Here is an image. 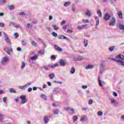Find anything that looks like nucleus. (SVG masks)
Returning a JSON list of instances; mask_svg holds the SVG:
<instances>
[{
    "instance_id": "f257e3e1",
    "label": "nucleus",
    "mask_w": 124,
    "mask_h": 124,
    "mask_svg": "<svg viewBox=\"0 0 124 124\" xmlns=\"http://www.w3.org/2000/svg\"><path fill=\"white\" fill-rule=\"evenodd\" d=\"M20 99H21V104H25L27 101H28V99H27V96L26 95H21L20 96Z\"/></svg>"
},
{
    "instance_id": "f03ea898",
    "label": "nucleus",
    "mask_w": 124,
    "mask_h": 124,
    "mask_svg": "<svg viewBox=\"0 0 124 124\" xmlns=\"http://www.w3.org/2000/svg\"><path fill=\"white\" fill-rule=\"evenodd\" d=\"M117 21V18L113 17L111 21L109 23V26H114V24H116V21Z\"/></svg>"
},
{
    "instance_id": "7ed1b4c3",
    "label": "nucleus",
    "mask_w": 124,
    "mask_h": 124,
    "mask_svg": "<svg viewBox=\"0 0 124 124\" xmlns=\"http://www.w3.org/2000/svg\"><path fill=\"white\" fill-rule=\"evenodd\" d=\"M112 61H114V62H120V64H121V65H123V66H124V62L121 60H117V59H112Z\"/></svg>"
},
{
    "instance_id": "20e7f679",
    "label": "nucleus",
    "mask_w": 124,
    "mask_h": 124,
    "mask_svg": "<svg viewBox=\"0 0 124 124\" xmlns=\"http://www.w3.org/2000/svg\"><path fill=\"white\" fill-rule=\"evenodd\" d=\"M59 39H66V40H69V38L63 36L62 35H59L58 36Z\"/></svg>"
},
{
    "instance_id": "39448f33",
    "label": "nucleus",
    "mask_w": 124,
    "mask_h": 124,
    "mask_svg": "<svg viewBox=\"0 0 124 124\" xmlns=\"http://www.w3.org/2000/svg\"><path fill=\"white\" fill-rule=\"evenodd\" d=\"M110 18H111V16H109V14L106 13L104 16V19L105 21H108L110 20Z\"/></svg>"
},
{
    "instance_id": "423d86ee",
    "label": "nucleus",
    "mask_w": 124,
    "mask_h": 124,
    "mask_svg": "<svg viewBox=\"0 0 124 124\" xmlns=\"http://www.w3.org/2000/svg\"><path fill=\"white\" fill-rule=\"evenodd\" d=\"M64 109L66 110V111H69V110L70 111H72L73 114H74V113H75V111H74V108H72L70 107H68L67 108H64Z\"/></svg>"
},
{
    "instance_id": "0eeeda50",
    "label": "nucleus",
    "mask_w": 124,
    "mask_h": 124,
    "mask_svg": "<svg viewBox=\"0 0 124 124\" xmlns=\"http://www.w3.org/2000/svg\"><path fill=\"white\" fill-rule=\"evenodd\" d=\"M116 59H120V60H122V61H124V55L123 54H119L116 57Z\"/></svg>"
},
{
    "instance_id": "6e6552de",
    "label": "nucleus",
    "mask_w": 124,
    "mask_h": 124,
    "mask_svg": "<svg viewBox=\"0 0 124 124\" xmlns=\"http://www.w3.org/2000/svg\"><path fill=\"white\" fill-rule=\"evenodd\" d=\"M60 64L62 66H64V65H65V64H66L65 61L63 60H60Z\"/></svg>"
},
{
    "instance_id": "1a4fd4ad",
    "label": "nucleus",
    "mask_w": 124,
    "mask_h": 124,
    "mask_svg": "<svg viewBox=\"0 0 124 124\" xmlns=\"http://www.w3.org/2000/svg\"><path fill=\"white\" fill-rule=\"evenodd\" d=\"M49 121H50V119H49V117L45 116L44 118V121L46 124H47V123H48Z\"/></svg>"
},
{
    "instance_id": "9d476101",
    "label": "nucleus",
    "mask_w": 124,
    "mask_h": 124,
    "mask_svg": "<svg viewBox=\"0 0 124 124\" xmlns=\"http://www.w3.org/2000/svg\"><path fill=\"white\" fill-rule=\"evenodd\" d=\"M9 59L8 58V57H4L3 58V60H2V62H1V63L2 64H3V63H4V62H9Z\"/></svg>"
},
{
    "instance_id": "9b49d317",
    "label": "nucleus",
    "mask_w": 124,
    "mask_h": 124,
    "mask_svg": "<svg viewBox=\"0 0 124 124\" xmlns=\"http://www.w3.org/2000/svg\"><path fill=\"white\" fill-rule=\"evenodd\" d=\"M55 47L56 50H57V51H59V52H62V48L60 47V46L57 45L55 46Z\"/></svg>"
},
{
    "instance_id": "f8f14e48",
    "label": "nucleus",
    "mask_w": 124,
    "mask_h": 124,
    "mask_svg": "<svg viewBox=\"0 0 124 124\" xmlns=\"http://www.w3.org/2000/svg\"><path fill=\"white\" fill-rule=\"evenodd\" d=\"M86 26H88V25H87V24L82 25L81 26H78L77 27V29H78V30H83V28H85V27H86Z\"/></svg>"
},
{
    "instance_id": "ddd939ff",
    "label": "nucleus",
    "mask_w": 124,
    "mask_h": 124,
    "mask_svg": "<svg viewBox=\"0 0 124 124\" xmlns=\"http://www.w3.org/2000/svg\"><path fill=\"white\" fill-rule=\"evenodd\" d=\"M87 119L86 116H83L80 118V122H85V121H87Z\"/></svg>"
},
{
    "instance_id": "4468645a",
    "label": "nucleus",
    "mask_w": 124,
    "mask_h": 124,
    "mask_svg": "<svg viewBox=\"0 0 124 124\" xmlns=\"http://www.w3.org/2000/svg\"><path fill=\"white\" fill-rule=\"evenodd\" d=\"M93 67H94L93 65L89 64V65L86 66L85 67V68H86V69H90L93 68Z\"/></svg>"
},
{
    "instance_id": "2eb2a0df",
    "label": "nucleus",
    "mask_w": 124,
    "mask_h": 124,
    "mask_svg": "<svg viewBox=\"0 0 124 124\" xmlns=\"http://www.w3.org/2000/svg\"><path fill=\"white\" fill-rule=\"evenodd\" d=\"M117 14H118V16H119V18H120V19L123 18V13H122V12L118 11Z\"/></svg>"
},
{
    "instance_id": "dca6fc26",
    "label": "nucleus",
    "mask_w": 124,
    "mask_h": 124,
    "mask_svg": "<svg viewBox=\"0 0 124 124\" xmlns=\"http://www.w3.org/2000/svg\"><path fill=\"white\" fill-rule=\"evenodd\" d=\"M5 40L6 42L8 43V44H10V45H11V42H10V40L8 39V37H6L5 38Z\"/></svg>"
},
{
    "instance_id": "f3484780",
    "label": "nucleus",
    "mask_w": 124,
    "mask_h": 124,
    "mask_svg": "<svg viewBox=\"0 0 124 124\" xmlns=\"http://www.w3.org/2000/svg\"><path fill=\"white\" fill-rule=\"evenodd\" d=\"M58 65H59V64H58V63H56V64L52 65H48V66L49 67H51V68H55V67H56V66H58Z\"/></svg>"
},
{
    "instance_id": "a211bd4d",
    "label": "nucleus",
    "mask_w": 124,
    "mask_h": 124,
    "mask_svg": "<svg viewBox=\"0 0 124 124\" xmlns=\"http://www.w3.org/2000/svg\"><path fill=\"white\" fill-rule=\"evenodd\" d=\"M5 51L8 54V55H10V48L7 47L6 48H5Z\"/></svg>"
},
{
    "instance_id": "6ab92c4d",
    "label": "nucleus",
    "mask_w": 124,
    "mask_h": 124,
    "mask_svg": "<svg viewBox=\"0 0 124 124\" xmlns=\"http://www.w3.org/2000/svg\"><path fill=\"white\" fill-rule=\"evenodd\" d=\"M8 8L9 10H14V6L13 5H11L8 6Z\"/></svg>"
},
{
    "instance_id": "aec40b11",
    "label": "nucleus",
    "mask_w": 124,
    "mask_h": 124,
    "mask_svg": "<svg viewBox=\"0 0 124 124\" xmlns=\"http://www.w3.org/2000/svg\"><path fill=\"white\" fill-rule=\"evenodd\" d=\"M110 102L111 103H115V104H118V102L115 100V99L112 98L110 99Z\"/></svg>"
},
{
    "instance_id": "412c9836",
    "label": "nucleus",
    "mask_w": 124,
    "mask_h": 124,
    "mask_svg": "<svg viewBox=\"0 0 124 124\" xmlns=\"http://www.w3.org/2000/svg\"><path fill=\"white\" fill-rule=\"evenodd\" d=\"M49 77L50 79H54V78H55V74L54 73L50 74Z\"/></svg>"
},
{
    "instance_id": "4be33fe9",
    "label": "nucleus",
    "mask_w": 124,
    "mask_h": 124,
    "mask_svg": "<svg viewBox=\"0 0 124 124\" xmlns=\"http://www.w3.org/2000/svg\"><path fill=\"white\" fill-rule=\"evenodd\" d=\"M83 43L85 45V47H88V40H87L84 39Z\"/></svg>"
},
{
    "instance_id": "5701e85b",
    "label": "nucleus",
    "mask_w": 124,
    "mask_h": 124,
    "mask_svg": "<svg viewBox=\"0 0 124 124\" xmlns=\"http://www.w3.org/2000/svg\"><path fill=\"white\" fill-rule=\"evenodd\" d=\"M52 27L54 29V30H55V31H58V30H59V27L58 26H57V25H53Z\"/></svg>"
},
{
    "instance_id": "b1692460",
    "label": "nucleus",
    "mask_w": 124,
    "mask_h": 124,
    "mask_svg": "<svg viewBox=\"0 0 124 124\" xmlns=\"http://www.w3.org/2000/svg\"><path fill=\"white\" fill-rule=\"evenodd\" d=\"M71 73L72 74H74L75 73V68L74 67H72L71 69Z\"/></svg>"
},
{
    "instance_id": "393cba45",
    "label": "nucleus",
    "mask_w": 124,
    "mask_h": 124,
    "mask_svg": "<svg viewBox=\"0 0 124 124\" xmlns=\"http://www.w3.org/2000/svg\"><path fill=\"white\" fill-rule=\"evenodd\" d=\"M73 120L74 122H76V121H77V120H78V117L77 115L74 116L73 117Z\"/></svg>"
},
{
    "instance_id": "a878e982",
    "label": "nucleus",
    "mask_w": 124,
    "mask_h": 124,
    "mask_svg": "<svg viewBox=\"0 0 124 124\" xmlns=\"http://www.w3.org/2000/svg\"><path fill=\"white\" fill-rule=\"evenodd\" d=\"M9 92H10V93H16V91L15 90H14V89L13 88H10L9 89Z\"/></svg>"
},
{
    "instance_id": "bb28decb",
    "label": "nucleus",
    "mask_w": 124,
    "mask_h": 124,
    "mask_svg": "<svg viewBox=\"0 0 124 124\" xmlns=\"http://www.w3.org/2000/svg\"><path fill=\"white\" fill-rule=\"evenodd\" d=\"M37 55H34V56L31 58V59L32 60V61L35 60L36 59H37Z\"/></svg>"
},
{
    "instance_id": "cd10ccee",
    "label": "nucleus",
    "mask_w": 124,
    "mask_h": 124,
    "mask_svg": "<svg viewBox=\"0 0 124 124\" xmlns=\"http://www.w3.org/2000/svg\"><path fill=\"white\" fill-rule=\"evenodd\" d=\"M99 85L100 86V87H102V81H101V78H100V77H99Z\"/></svg>"
},
{
    "instance_id": "c85d7f7f",
    "label": "nucleus",
    "mask_w": 124,
    "mask_h": 124,
    "mask_svg": "<svg viewBox=\"0 0 124 124\" xmlns=\"http://www.w3.org/2000/svg\"><path fill=\"white\" fill-rule=\"evenodd\" d=\"M41 97L42 98H43L44 99H45V100H46V99H47V97L46 96V95H45V94H42V95H41Z\"/></svg>"
},
{
    "instance_id": "c756f323",
    "label": "nucleus",
    "mask_w": 124,
    "mask_h": 124,
    "mask_svg": "<svg viewBox=\"0 0 124 124\" xmlns=\"http://www.w3.org/2000/svg\"><path fill=\"white\" fill-rule=\"evenodd\" d=\"M119 28L120 30H124V25L123 24H120Z\"/></svg>"
},
{
    "instance_id": "7c9ffc66",
    "label": "nucleus",
    "mask_w": 124,
    "mask_h": 124,
    "mask_svg": "<svg viewBox=\"0 0 124 124\" xmlns=\"http://www.w3.org/2000/svg\"><path fill=\"white\" fill-rule=\"evenodd\" d=\"M97 14L99 15V16H100V17H102V13H101V11H97Z\"/></svg>"
},
{
    "instance_id": "2f4dec72",
    "label": "nucleus",
    "mask_w": 124,
    "mask_h": 124,
    "mask_svg": "<svg viewBox=\"0 0 124 124\" xmlns=\"http://www.w3.org/2000/svg\"><path fill=\"white\" fill-rule=\"evenodd\" d=\"M71 2L70 1L68 2H65L64 6L66 7V6H68V5H69L70 4Z\"/></svg>"
},
{
    "instance_id": "473e14b6",
    "label": "nucleus",
    "mask_w": 124,
    "mask_h": 124,
    "mask_svg": "<svg viewBox=\"0 0 124 124\" xmlns=\"http://www.w3.org/2000/svg\"><path fill=\"white\" fill-rule=\"evenodd\" d=\"M109 50L110 52H113L115 50V47L112 46L109 48Z\"/></svg>"
},
{
    "instance_id": "72a5a7b5",
    "label": "nucleus",
    "mask_w": 124,
    "mask_h": 124,
    "mask_svg": "<svg viewBox=\"0 0 124 124\" xmlns=\"http://www.w3.org/2000/svg\"><path fill=\"white\" fill-rule=\"evenodd\" d=\"M19 15L20 16H26V13L25 12H21V13H19Z\"/></svg>"
},
{
    "instance_id": "f704fd0d",
    "label": "nucleus",
    "mask_w": 124,
    "mask_h": 124,
    "mask_svg": "<svg viewBox=\"0 0 124 124\" xmlns=\"http://www.w3.org/2000/svg\"><path fill=\"white\" fill-rule=\"evenodd\" d=\"M21 43L23 46H26L27 45V43H26V41H25V40H22Z\"/></svg>"
},
{
    "instance_id": "c9c22d12",
    "label": "nucleus",
    "mask_w": 124,
    "mask_h": 124,
    "mask_svg": "<svg viewBox=\"0 0 124 124\" xmlns=\"http://www.w3.org/2000/svg\"><path fill=\"white\" fill-rule=\"evenodd\" d=\"M14 36H15V38H17L19 36V34H18L17 32H16L14 33Z\"/></svg>"
},
{
    "instance_id": "e433bc0d",
    "label": "nucleus",
    "mask_w": 124,
    "mask_h": 124,
    "mask_svg": "<svg viewBox=\"0 0 124 124\" xmlns=\"http://www.w3.org/2000/svg\"><path fill=\"white\" fill-rule=\"evenodd\" d=\"M52 34L54 37H57V36H58V34L55 32H52Z\"/></svg>"
},
{
    "instance_id": "4c0bfd02",
    "label": "nucleus",
    "mask_w": 124,
    "mask_h": 124,
    "mask_svg": "<svg viewBox=\"0 0 124 124\" xmlns=\"http://www.w3.org/2000/svg\"><path fill=\"white\" fill-rule=\"evenodd\" d=\"M3 120V115L0 113V121L1 122H2Z\"/></svg>"
},
{
    "instance_id": "58836bf2",
    "label": "nucleus",
    "mask_w": 124,
    "mask_h": 124,
    "mask_svg": "<svg viewBox=\"0 0 124 124\" xmlns=\"http://www.w3.org/2000/svg\"><path fill=\"white\" fill-rule=\"evenodd\" d=\"M86 15L87 16H91V12H90V11L87 10L86 11Z\"/></svg>"
},
{
    "instance_id": "ea45409f",
    "label": "nucleus",
    "mask_w": 124,
    "mask_h": 124,
    "mask_svg": "<svg viewBox=\"0 0 124 124\" xmlns=\"http://www.w3.org/2000/svg\"><path fill=\"white\" fill-rule=\"evenodd\" d=\"M103 115V112L101 111L98 112V116H102Z\"/></svg>"
},
{
    "instance_id": "a19ab883",
    "label": "nucleus",
    "mask_w": 124,
    "mask_h": 124,
    "mask_svg": "<svg viewBox=\"0 0 124 124\" xmlns=\"http://www.w3.org/2000/svg\"><path fill=\"white\" fill-rule=\"evenodd\" d=\"M25 65H26V64L25 63V62H22V65H21V69H23L24 68V67H25Z\"/></svg>"
},
{
    "instance_id": "79ce46f5",
    "label": "nucleus",
    "mask_w": 124,
    "mask_h": 124,
    "mask_svg": "<svg viewBox=\"0 0 124 124\" xmlns=\"http://www.w3.org/2000/svg\"><path fill=\"white\" fill-rule=\"evenodd\" d=\"M67 32L68 33H71L73 32V31H72V30L68 29L67 31Z\"/></svg>"
},
{
    "instance_id": "37998d69",
    "label": "nucleus",
    "mask_w": 124,
    "mask_h": 124,
    "mask_svg": "<svg viewBox=\"0 0 124 124\" xmlns=\"http://www.w3.org/2000/svg\"><path fill=\"white\" fill-rule=\"evenodd\" d=\"M38 54H40L41 55H42L43 54H44V52L43 51V50H41L39 51L38 52Z\"/></svg>"
},
{
    "instance_id": "c03bdc74",
    "label": "nucleus",
    "mask_w": 124,
    "mask_h": 124,
    "mask_svg": "<svg viewBox=\"0 0 124 124\" xmlns=\"http://www.w3.org/2000/svg\"><path fill=\"white\" fill-rule=\"evenodd\" d=\"M31 44L33 46H35L36 47V45H37V44H36V42H34V41H32L31 42Z\"/></svg>"
},
{
    "instance_id": "a18cd8bd",
    "label": "nucleus",
    "mask_w": 124,
    "mask_h": 124,
    "mask_svg": "<svg viewBox=\"0 0 124 124\" xmlns=\"http://www.w3.org/2000/svg\"><path fill=\"white\" fill-rule=\"evenodd\" d=\"M54 114H55V115H57V114H59V110L56 109V110H54Z\"/></svg>"
},
{
    "instance_id": "49530a36",
    "label": "nucleus",
    "mask_w": 124,
    "mask_h": 124,
    "mask_svg": "<svg viewBox=\"0 0 124 124\" xmlns=\"http://www.w3.org/2000/svg\"><path fill=\"white\" fill-rule=\"evenodd\" d=\"M28 28H32V25L31 24V23L27 24Z\"/></svg>"
},
{
    "instance_id": "de8ad7c7",
    "label": "nucleus",
    "mask_w": 124,
    "mask_h": 124,
    "mask_svg": "<svg viewBox=\"0 0 124 124\" xmlns=\"http://www.w3.org/2000/svg\"><path fill=\"white\" fill-rule=\"evenodd\" d=\"M0 27L1 28H3V27H4V24L3 23L0 22Z\"/></svg>"
},
{
    "instance_id": "09e8293b",
    "label": "nucleus",
    "mask_w": 124,
    "mask_h": 124,
    "mask_svg": "<svg viewBox=\"0 0 124 124\" xmlns=\"http://www.w3.org/2000/svg\"><path fill=\"white\" fill-rule=\"evenodd\" d=\"M51 60H56V56L55 55H52L51 56Z\"/></svg>"
},
{
    "instance_id": "8fccbe9b",
    "label": "nucleus",
    "mask_w": 124,
    "mask_h": 124,
    "mask_svg": "<svg viewBox=\"0 0 124 124\" xmlns=\"http://www.w3.org/2000/svg\"><path fill=\"white\" fill-rule=\"evenodd\" d=\"M96 27H97V26H98V25H99V19L98 20H96Z\"/></svg>"
},
{
    "instance_id": "3c124183",
    "label": "nucleus",
    "mask_w": 124,
    "mask_h": 124,
    "mask_svg": "<svg viewBox=\"0 0 124 124\" xmlns=\"http://www.w3.org/2000/svg\"><path fill=\"white\" fill-rule=\"evenodd\" d=\"M3 102H4L5 103H6V97H4L2 98Z\"/></svg>"
},
{
    "instance_id": "603ef678",
    "label": "nucleus",
    "mask_w": 124,
    "mask_h": 124,
    "mask_svg": "<svg viewBox=\"0 0 124 124\" xmlns=\"http://www.w3.org/2000/svg\"><path fill=\"white\" fill-rule=\"evenodd\" d=\"M31 91H32V88H31V87L28 88V93H31Z\"/></svg>"
},
{
    "instance_id": "864d4df0",
    "label": "nucleus",
    "mask_w": 124,
    "mask_h": 124,
    "mask_svg": "<svg viewBox=\"0 0 124 124\" xmlns=\"http://www.w3.org/2000/svg\"><path fill=\"white\" fill-rule=\"evenodd\" d=\"M82 89L85 90V89H87V88H88V86H87V85H83L82 86Z\"/></svg>"
},
{
    "instance_id": "5fc2aeb1",
    "label": "nucleus",
    "mask_w": 124,
    "mask_h": 124,
    "mask_svg": "<svg viewBox=\"0 0 124 124\" xmlns=\"http://www.w3.org/2000/svg\"><path fill=\"white\" fill-rule=\"evenodd\" d=\"M82 22H83L84 23H89V20L83 19Z\"/></svg>"
},
{
    "instance_id": "6e6d98bb",
    "label": "nucleus",
    "mask_w": 124,
    "mask_h": 124,
    "mask_svg": "<svg viewBox=\"0 0 124 124\" xmlns=\"http://www.w3.org/2000/svg\"><path fill=\"white\" fill-rule=\"evenodd\" d=\"M113 94L114 96H118V94L115 92H113Z\"/></svg>"
},
{
    "instance_id": "4d7b16f0",
    "label": "nucleus",
    "mask_w": 124,
    "mask_h": 124,
    "mask_svg": "<svg viewBox=\"0 0 124 124\" xmlns=\"http://www.w3.org/2000/svg\"><path fill=\"white\" fill-rule=\"evenodd\" d=\"M66 23V21L65 20L62 21L61 23V25H64Z\"/></svg>"
},
{
    "instance_id": "13d9d810",
    "label": "nucleus",
    "mask_w": 124,
    "mask_h": 124,
    "mask_svg": "<svg viewBox=\"0 0 124 124\" xmlns=\"http://www.w3.org/2000/svg\"><path fill=\"white\" fill-rule=\"evenodd\" d=\"M44 68L46 69V70H48L49 68H48L47 66H43Z\"/></svg>"
},
{
    "instance_id": "bf43d9fd",
    "label": "nucleus",
    "mask_w": 124,
    "mask_h": 124,
    "mask_svg": "<svg viewBox=\"0 0 124 124\" xmlns=\"http://www.w3.org/2000/svg\"><path fill=\"white\" fill-rule=\"evenodd\" d=\"M93 103V100H89V104H92Z\"/></svg>"
},
{
    "instance_id": "052dcab7",
    "label": "nucleus",
    "mask_w": 124,
    "mask_h": 124,
    "mask_svg": "<svg viewBox=\"0 0 124 124\" xmlns=\"http://www.w3.org/2000/svg\"><path fill=\"white\" fill-rule=\"evenodd\" d=\"M66 28H67V26L65 25V26L62 27V29L63 30H66Z\"/></svg>"
},
{
    "instance_id": "680f3d73",
    "label": "nucleus",
    "mask_w": 124,
    "mask_h": 124,
    "mask_svg": "<svg viewBox=\"0 0 124 124\" xmlns=\"http://www.w3.org/2000/svg\"><path fill=\"white\" fill-rule=\"evenodd\" d=\"M17 51L21 52V51H22V48L21 47H18Z\"/></svg>"
},
{
    "instance_id": "e2e57ef3",
    "label": "nucleus",
    "mask_w": 124,
    "mask_h": 124,
    "mask_svg": "<svg viewBox=\"0 0 124 124\" xmlns=\"http://www.w3.org/2000/svg\"><path fill=\"white\" fill-rule=\"evenodd\" d=\"M46 88H47V85H46V84H44L43 86V88L45 89Z\"/></svg>"
},
{
    "instance_id": "0e129e2a",
    "label": "nucleus",
    "mask_w": 124,
    "mask_h": 124,
    "mask_svg": "<svg viewBox=\"0 0 124 124\" xmlns=\"http://www.w3.org/2000/svg\"><path fill=\"white\" fill-rule=\"evenodd\" d=\"M15 100L16 102V103L19 102V99H17V98H16V99H15Z\"/></svg>"
},
{
    "instance_id": "69168bd1",
    "label": "nucleus",
    "mask_w": 124,
    "mask_h": 124,
    "mask_svg": "<svg viewBox=\"0 0 124 124\" xmlns=\"http://www.w3.org/2000/svg\"><path fill=\"white\" fill-rule=\"evenodd\" d=\"M47 84L48 85V86H51L52 85V83H51V82H48Z\"/></svg>"
},
{
    "instance_id": "338daca9",
    "label": "nucleus",
    "mask_w": 124,
    "mask_h": 124,
    "mask_svg": "<svg viewBox=\"0 0 124 124\" xmlns=\"http://www.w3.org/2000/svg\"><path fill=\"white\" fill-rule=\"evenodd\" d=\"M52 19H53V16H49V20H52Z\"/></svg>"
},
{
    "instance_id": "774afa93",
    "label": "nucleus",
    "mask_w": 124,
    "mask_h": 124,
    "mask_svg": "<svg viewBox=\"0 0 124 124\" xmlns=\"http://www.w3.org/2000/svg\"><path fill=\"white\" fill-rule=\"evenodd\" d=\"M121 119L122 120H124V115L121 116Z\"/></svg>"
}]
</instances>
